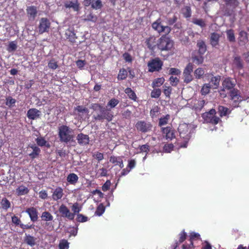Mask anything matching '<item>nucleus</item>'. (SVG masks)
<instances>
[{
	"instance_id": "obj_1",
	"label": "nucleus",
	"mask_w": 249,
	"mask_h": 249,
	"mask_svg": "<svg viewBox=\"0 0 249 249\" xmlns=\"http://www.w3.org/2000/svg\"><path fill=\"white\" fill-rule=\"evenodd\" d=\"M178 129L180 138L184 140V142L181 143L179 146L181 148H186L188 142L191 137V126L189 124L186 123L180 124Z\"/></svg>"
},
{
	"instance_id": "obj_2",
	"label": "nucleus",
	"mask_w": 249,
	"mask_h": 249,
	"mask_svg": "<svg viewBox=\"0 0 249 249\" xmlns=\"http://www.w3.org/2000/svg\"><path fill=\"white\" fill-rule=\"evenodd\" d=\"M58 135L60 141L66 143L72 141L74 138L73 130L66 125L59 127Z\"/></svg>"
},
{
	"instance_id": "obj_3",
	"label": "nucleus",
	"mask_w": 249,
	"mask_h": 249,
	"mask_svg": "<svg viewBox=\"0 0 249 249\" xmlns=\"http://www.w3.org/2000/svg\"><path fill=\"white\" fill-rule=\"evenodd\" d=\"M93 119L96 121L103 122L106 120L107 122L111 121L113 118V113L111 109L104 107L100 110V113L94 115Z\"/></svg>"
},
{
	"instance_id": "obj_4",
	"label": "nucleus",
	"mask_w": 249,
	"mask_h": 249,
	"mask_svg": "<svg viewBox=\"0 0 249 249\" xmlns=\"http://www.w3.org/2000/svg\"><path fill=\"white\" fill-rule=\"evenodd\" d=\"M157 46L158 48L161 51H169L173 47L174 42L165 34L159 39Z\"/></svg>"
},
{
	"instance_id": "obj_5",
	"label": "nucleus",
	"mask_w": 249,
	"mask_h": 249,
	"mask_svg": "<svg viewBox=\"0 0 249 249\" xmlns=\"http://www.w3.org/2000/svg\"><path fill=\"white\" fill-rule=\"evenodd\" d=\"M215 115V110L214 109H211L209 111L203 113L202 117L205 122L215 125L220 121L219 118Z\"/></svg>"
},
{
	"instance_id": "obj_6",
	"label": "nucleus",
	"mask_w": 249,
	"mask_h": 249,
	"mask_svg": "<svg viewBox=\"0 0 249 249\" xmlns=\"http://www.w3.org/2000/svg\"><path fill=\"white\" fill-rule=\"evenodd\" d=\"M163 63L159 57L151 59L147 63L148 71L153 72L159 71L162 69Z\"/></svg>"
},
{
	"instance_id": "obj_7",
	"label": "nucleus",
	"mask_w": 249,
	"mask_h": 249,
	"mask_svg": "<svg viewBox=\"0 0 249 249\" xmlns=\"http://www.w3.org/2000/svg\"><path fill=\"white\" fill-rule=\"evenodd\" d=\"M161 19L159 18L152 24V28L159 34L162 33L166 35L169 34L171 31V27L168 26H164L161 24Z\"/></svg>"
},
{
	"instance_id": "obj_8",
	"label": "nucleus",
	"mask_w": 249,
	"mask_h": 249,
	"mask_svg": "<svg viewBox=\"0 0 249 249\" xmlns=\"http://www.w3.org/2000/svg\"><path fill=\"white\" fill-rule=\"evenodd\" d=\"M226 6L225 13L228 16H231L235 9L238 6V0H223Z\"/></svg>"
},
{
	"instance_id": "obj_9",
	"label": "nucleus",
	"mask_w": 249,
	"mask_h": 249,
	"mask_svg": "<svg viewBox=\"0 0 249 249\" xmlns=\"http://www.w3.org/2000/svg\"><path fill=\"white\" fill-rule=\"evenodd\" d=\"M41 218L42 220L46 221L44 224V228L48 231L53 230V226L51 222L53 218V215L49 212L45 211L42 212Z\"/></svg>"
},
{
	"instance_id": "obj_10",
	"label": "nucleus",
	"mask_w": 249,
	"mask_h": 249,
	"mask_svg": "<svg viewBox=\"0 0 249 249\" xmlns=\"http://www.w3.org/2000/svg\"><path fill=\"white\" fill-rule=\"evenodd\" d=\"M193 71V64L191 63H189L183 72V79L184 83L188 84L193 80V76L192 74Z\"/></svg>"
},
{
	"instance_id": "obj_11",
	"label": "nucleus",
	"mask_w": 249,
	"mask_h": 249,
	"mask_svg": "<svg viewBox=\"0 0 249 249\" xmlns=\"http://www.w3.org/2000/svg\"><path fill=\"white\" fill-rule=\"evenodd\" d=\"M135 127L138 131L145 133L151 130L152 125L150 122L140 121L136 123Z\"/></svg>"
},
{
	"instance_id": "obj_12",
	"label": "nucleus",
	"mask_w": 249,
	"mask_h": 249,
	"mask_svg": "<svg viewBox=\"0 0 249 249\" xmlns=\"http://www.w3.org/2000/svg\"><path fill=\"white\" fill-rule=\"evenodd\" d=\"M228 96H229L230 99L233 101L235 106L242 100L240 91L235 88L229 91Z\"/></svg>"
},
{
	"instance_id": "obj_13",
	"label": "nucleus",
	"mask_w": 249,
	"mask_h": 249,
	"mask_svg": "<svg viewBox=\"0 0 249 249\" xmlns=\"http://www.w3.org/2000/svg\"><path fill=\"white\" fill-rule=\"evenodd\" d=\"M51 26L50 20L46 18H42L40 19L39 24L38 25V30L40 34H43L45 32H48Z\"/></svg>"
},
{
	"instance_id": "obj_14",
	"label": "nucleus",
	"mask_w": 249,
	"mask_h": 249,
	"mask_svg": "<svg viewBox=\"0 0 249 249\" xmlns=\"http://www.w3.org/2000/svg\"><path fill=\"white\" fill-rule=\"evenodd\" d=\"M161 131L167 140H172L176 138L175 131L171 126H167L165 127H161Z\"/></svg>"
},
{
	"instance_id": "obj_15",
	"label": "nucleus",
	"mask_w": 249,
	"mask_h": 249,
	"mask_svg": "<svg viewBox=\"0 0 249 249\" xmlns=\"http://www.w3.org/2000/svg\"><path fill=\"white\" fill-rule=\"evenodd\" d=\"M58 211L62 217L67 218L70 220H73L74 214L71 213L70 210L64 204L60 206Z\"/></svg>"
},
{
	"instance_id": "obj_16",
	"label": "nucleus",
	"mask_w": 249,
	"mask_h": 249,
	"mask_svg": "<svg viewBox=\"0 0 249 249\" xmlns=\"http://www.w3.org/2000/svg\"><path fill=\"white\" fill-rule=\"evenodd\" d=\"M206 76L208 80H210L211 86L213 89H216L219 85L221 77L219 75L215 76L212 73H208L206 74Z\"/></svg>"
},
{
	"instance_id": "obj_17",
	"label": "nucleus",
	"mask_w": 249,
	"mask_h": 249,
	"mask_svg": "<svg viewBox=\"0 0 249 249\" xmlns=\"http://www.w3.org/2000/svg\"><path fill=\"white\" fill-rule=\"evenodd\" d=\"M80 4L78 0H67L64 2V6L66 8H72L74 11L78 12L80 9Z\"/></svg>"
},
{
	"instance_id": "obj_18",
	"label": "nucleus",
	"mask_w": 249,
	"mask_h": 249,
	"mask_svg": "<svg viewBox=\"0 0 249 249\" xmlns=\"http://www.w3.org/2000/svg\"><path fill=\"white\" fill-rule=\"evenodd\" d=\"M25 212L28 214L30 220L33 222H36L38 219V212L36 208L31 207L27 208Z\"/></svg>"
},
{
	"instance_id": "obj_19",
	"label": "nucleus",
	"mask_w": 249,
	"mask_h": 249,
	"mask_svg": "<svg viewBox=\"0 0 249 249\" xmlns=\"http://www.w3.org/2000/svg\"><path fill=\"white\" fill-rule=\"evenodd\" d=\"M64 196L63 189L61 187H57L53 192L52 199L57 201L61 199Z\"/></svg>"
},
{
	"instance_id": "obj_20",
	"label": "nucleus",
	"mask_w": 249,
	"mask_h": 249,
	"mask_svg": "<svg viewBox=\"0 0 249 249\" xmlns=\"http://www.w3.org/2000/svg\"><path fill=\"white\" fill-rule=\"evenodd\" d=\"M76 140L79 144L81 145H86L89 143V136L82 133L77 135Z\"/></svg>"
},
{
	"instance_id": "obj_21",
	"label": "nucleus",
	"mask_w": 249,
	"mask_h": 249,
	"mask_svg": "<svg viewBox=\"0 0 249 249\" xmlns=\"http://www.w3.org/2000/svg\"><path fill=\"white\" fill-rule=\"evenodd\" d=\"M235 85V84L234 82L231 78H226L222 82V86L223 87V89L222 90L224 91V89H226L227 90H229L230 91L232 89H234V87Z\"/></svg>"
},
{
	"instance_id": "obj_22",
	"label": "nucleus",
	"mask_w": 249,
	"mask_h": 249,
	"mask_svg": "<svg viewBox=\"0 0 249 249\" xmlns=\"http://www.w3.org/2000/svg\"><path fill=\"white\" fill-rule=\"evenodd\" d=\"M41 112L35 108L29 109L27 113V117L31 120H35L40 116Z\"/></svg>"
},
{
	"instance_id": "obj_23",
	"label": "nucleus",
	"mask_w": 249,
	"mask_h": 249,
	"mask_svg": "<svg viewBox=\"0 0 249 249\" xmlns=\"http://www.w3.org/2000/svg\"><path fill=\"white\" fill-rule=\"evenodd\" d=\"M220 37V35L217 33L213 32L211 34L210 41L212 47H216L218 46Z\"/></svg>"
},
{
	"instance_id": "obj_24",
	"label": "nucleus",
	"mask_w": 249,
	"mask_h": 249,
	"mask_svg": "<svg viewBox=\"0 0 249 249\" xmlns=\"http://www.w3.org/2000/svg\"><path fill=\"white\" fill-rule=\"evenodd\" d=\"M109 161L114 165H118L121 168L124 167L123 157L112 156L110 157Z\"/></svg>"
},
{
	"instance_id": "obj_25",
	"label": "nucleus",
	"mask_w": 249,
	"mask_h": 249,
	"mask_svg": "<svg viewBox=\"0 0 249 249\" xmlns=\"http://www.w3.org/2000/svg\"><path fill=\"white\" fill-rule=\"evenodd\" d=\"M65 36L67 39H68L71 42H75V39L76 38V35L74 32L73 28H69L65 32Z\"/></svg>"
},
{
	"instance_id": "obj_26",
	"label": "nucleus",
	"mask_w": 249,
	"mask_h": 249,
	"mask_svg": "<svg viewBox=\"0 0 249 249\" xmlns=\"http://www.w3.org/2000/svg\"><path fill=\"white\" fill-rule=\"evenodd\" d=\"M26 11L28 18L34 19L37 14L36 7L35 6H28Z\"/></svg>"
},
{
	"instance_id": "obj_27",
	"label": "nucleus",
	"mask_w": 249,
	"mask_h": 249,
	"mask_svg": "<svg viewBox=\"0 0 249 249\" xmlns=\"http://www.w3.org/2000/svg\"><path fill=\"white\" fill-rule=\"evenodd\" d=\"M36 238L30 234H25L24 237V242L31 247H34L36 245Z\"/></svg>"
},
{
	"instance_id": "obj_28",
	"label": "nucleus",
	"mask_w": 249,
	"mask_h": 249,
	"mask_svg": "<svg viewBox=\"0 0 249 249\" xmlns=\"http://www.w3.org/2000/svg\"><path fill=\"white\" fill-rule=\"evenodd\" d=\"M196 47L198 48V53L199 54H204L206 53L207 51V46L203 40H197Z\"/></svg>"
},
{
	"instance_id": "obj_29",
	"label": "nucleus",
	"mask_w": 249,
	"mask_h": 249,
	"mask_svg": "<svg viewBox=\"0 0 249 249\" xmlns=\"http://www.w3.org/2000/svg\"><path fill=\"white\" fill-rule=\"evenodd\" d=\"M248 41L247 33L242 31L239 33L238 37V43L240 45H244Z\"/></svg>"
},
{
	"instance_id": "obj_30",
	"label": "nucleus",
	"mask_w": 249,
	"mask_h": 249,
	"mask_svg": "<svg viewBox=\"0 0 249 249\" xmlns=\"http://www.w3.org/2000/svg\"><path fill=\"white\" fill-rule=\"evenodd\" d=\"M78 176L74 173H70L67 177V181L71 185H75L78 182Z\"/></svg>"
},
{
	"instance_id": "obj_31",
	"label": "nucleus",
	"mask_w": 249,
	"mask_h": 249,
	"mask_svg": "<svg viewBox=\"0 0 249 249\" xmlns=\"http://www.w3.org/2000/svg\"><path fill=\"white\" fill-rule=\"evenodd\" d=\"M74 110L77 111L78 112V115L81 118H82V116L84 114H88L89 112V110L88 108L86 107H84L82 106H78L74 108Z\"/></svg>"
},
{
	"instance_id": "obj_32",
	"label": "nucleus",
	"mask_w": 249,
	"mask_h": 249,
	"mask_svg": "<svg viewBox=\"0 0 249 249\" xmlns=\"http://www.w3.org/2000/svg\"><path fill=\"white\" fill-rule=\"evenodd\" d=\"M97 17L92 12L90 11L89 14L84 15V20L85 21H91L96 22L97 20Z\"/></svg>"
},
{
	"instance_id": "obj_33",
	"label": "nucleus",
	"mask_w": 249,
	"mask_h": 249,
	"mask_svg": "<svg viewBox=\"0 0 249 249\" xmlns=\"http://www.w3.org/2000/svg\"><path fill=\"white\" fill-rule=\"evenodd\" d=\"M124 92L127 94L129 99L134 101H137V96L135 92L130 88H126L124 90Z\"/></svg>"
},
{
	"instance_id": "obj_34",
	"label": "nucleus",
	"mask_w": 249,
	"mask_h": 249,
	"mask_svg": "<svg viewBox=\"0 0 249 249\" xmlns=\"http://www.w3.org/2000/svg\"><path fill=\"white\" fill-rule=\"evenodd\" d=\"M29 192V189L23 185H20L16 189V193L18 196L27 195Z\"/></svg>"
},
{
	"instance_id": "obj_35",
	"label": "nucleus",
	"mask_w": 249,
	"mask_h": 249,
	"mask_svg": "<svg viewBox=\"0 0 249 249\" xmlns=\"http://www.w3.org/2000/svg\"><path fill=\"white\" fill-rule=\"evenodd\" d=\"M36 142L37 144L39 146H46L47 148H49L50 147V144L47 142L43 137H40L37 138L36 139Z\"/></svg>"
},
{
	"instance_id": "obj_36",
	"label": "nucleus",
	"mask_w": 249,
	"mask_h": 249,
	"mask_svg": "<svg viewBox=\"0 0 249 249\" xmlns=\"http://www.w3.org/2000/svg\"><path fill=\"white\" fill-rule=\"evenodd\" d=\"M179 240L178 241H177L175 243V245L174 248L173 249H176V248L179 246V244L182 243L186 239L187 234L185 232L184 230H183L179 234Z\"/></svg>"
},
{
	"instance_id": "obj_37",
	"label": "nucleus",
	"mask_w": 249,
	"mask_h": 249,
	"mask_svg": "<svg viewBox=\"0 0 249 249\" xmlns=\"http://www.w3.org/2000/svg\"><path fill=\"white\" fill-rule=\"evenodd\" d=\"M155 40L156 38L154 36L149 37L146 39V44L149 49L153 50L154 48L156 46Z\"/></svg>"
},
{
	"instance_id": "obj_38",
	"label": "nucleus",
	"mask_w": 249,
	"mask_h": 249,
	"mask_svg": "<svg viewBox=\"0 0 249 249\" xmlns=\"http://www.w3.org/2000/svg\"><path fill=\"white\" fill-rule=\"evenodd\" d=\"M170 119V116L169 114H166L165 116L160 118L158 123L159 126L161 127L163 125L167 124Z\"/></svg>"
},
{
	"instance_id": "obj_39",
	"label": "nucleus",
	"mask_w": 249,
	"mask_h": 249,
	"mask_svg": "<svg viewBox=\"0 0 249 249\" xmlns=\"http://www.w3.org/2000/svg\"><path fill=\"white\" fill-rule=\"evenodd\" d=\"M183 17L185 18H190L191 17L192 11L190 6H185L181 9Z\"/></svg>"
},
{
	"instance_id": "obj_40",
	"label": "nucleus",
	"mask_w": 249,
	"mask_h": 249,
	"mask_svg": "<svg viewBox=\"0 0 249 249\" xmlns=\"http://www.w3.org/2000/svg\"><path fill=\"white\" fill-rule=\"evenodd\" d=\"M212 88L210 83H206L203 85L201 89V93L203 95H206L208 94L211 89Z\"/></svg>"
},
{
	"instance_id": "obj_41",
	"label": "nucleus",
	"mask_w": 249,
	"mask_h": 249,
	"mask_svg": "<svg viewBox=\"0 0 249 249\" xmlns=\"http://www.w3.org/2000/svg\"><path fill=\"white\" fill-rule=\"evenodd\" d=\"M165 79L163 77L157 78L154 79L152 82V86L153 88L160 87L164 82Z\"/></svg>"
},
{
	"instance_id": "obj_42",
	"label": "nucleus",
	"mask_w": 249,
	"mask_h": 249,
	"mask_svg": "<svg viewBox=\"0 0 249 249\" xmlns=\"http://www.w3.org/2000/svg\"><path fill=\"white\" fill-rule=\"evenodd\" d=\"M203 54L194 55L192 56V59L194 63L197 65L201 64L204 61Z\"/></svg>"
},
{
	"instance_id": "obj_43",
	"label": "nucleus",
	"mask_w": 249,
	"mask_h": 249,
	"mask_svg": "<svg viewBox=\"0 0 249 249\" xmlns=\"http://www.w3.org/2000/svg\"><path fill=\"white\" fill-rule=\"evenodd\" d=\"M204 70L201 68L196 69L194 71V75L196 79H201L204 74Z\"/></svg>"
},
{
	"instance_id": "obj_44",
	"label": "nucleus",
	"mask_w": 249,
	"mask_h": 249,
	"mask_svg": "<svg viewBox=\"0 0 249 249\" xmlns=\"http://www.w3.org/2000/svg\"><path fill=\"white\" fill-rule=\"evenodd\" d=\"M127 76V72L124 68L121 69L119 71L117 78L119 80H123L126 78Z\"/></svg>"
},
{
	"instance_id": "obj_45",
	"label": "nucleus",
	"mask_w": 249,
	"mask_h": 249,
	"mask_svg": "<svg viewBox=\"0 0 249 249\" xmlns=\"http://www.w3.org/2000/svg\"><path fill=\"white\" fill-rule=\"evenodd\" d=\"M192 22L194 24L197 25L201 28H204L206 25L205 21L203 19H201V18H193V20H192Z\"/></svg>"
},
{
	"instance_id": "obj_46",
	"label": "nucleus",
	"mask_w": 249,
	"mask_h": 249,
	"mask_svg": "<svg viewBox=\"0 0 249 249\" xmlns=\"http://www.w3.org/2000/svg\"><path fill=\"white\" fill-rule=\"evenodd\" d=\"M81 207H79V204L77 202L74 203L71 206V210L73 212L72 214H74V217L75 214H77L81 211Z\"/></svg>"
},
{
	"instance_id": "obj_47",
	"label": "nucleus",
	"mask_w": 249,
	"mask_h": 249,
	"mask_svg": "<svg viewBox=\"0 0 249 249\" xmlns=\"http://www.w3.org/2000/svg\"><path fill=\"white\" fill-rule=\"evenodd\" d=\"M226 34L227 38L230 42H233L235 41L234 31L232 29L227 30Z\"/></svg>"
},
{
	"instance_id": "obj_48",
	"label": "nucleus",
	"mask_w": 249,
	"mask_h": 249,
	"mask_svg": "<svg viewBox=\"0 0 249 249\" xmlns=\"http://www.w3.org/2000/svg\"><path fill=\"white\" fill-rule=\"evenodd\" d=\"M16 103V100L13 98L11 96H8L6 98L5 104L9 107H12L15 106Z\"/></svg>"
},
{
	"instance_id": "obj_49",
	"label": "nucleus",
	"mask_w": 249,
	"mask_h": 249,
	"mask_svg": "<svg viewBox=\"0 0 249 249\" xmlns=\"http://www.w3.org/2000/svg\"><path fill=\"white\" fill-rule=\"evenodd\" d=\"M91 8L94 9H99L103 7V4L101 0H96L95 1L92 0L90 4Z\"/></svg>"
},
{
	"instance_id": "obj_50",
	"label": "nucleus",
	"mask_w": 249,
	"mask_h": 249,
	"mask_svg": "<svg viewBox=\"0 0 249 249\" xmlns=\"http://www.w3.org/2000/svg\"><path fill=\"white\" fill-rule=\"evenodd\" d=\"M233 63L238 69H242L243 68L242 61L240 56L234 57Z\"/></svg>"
},
{
	"instance_id": "obj_51",
	"label": "nucleus",
	"mask_w": 249,
	"mask_h": 249,
	"mask_svg": "<svg viewBox=\"0 0 249 249\" xmlns=\"http://www.w3.org/2000/svg\"><path fill=\"white\" fill-rule=\"evenodd\" d=\"M1 207L3 209L7 210L11 207L10 201L6 198H3L1 201Z\"/></svg>"
},
{
	"instance_id": "obj_52",
	"label": "nucleus",
	"mask_w": 249,
	"mask_h": 249,
	"mask_svg": "<svg viewBox=\"0 0 249 249\" xmlns=\"http://www.w3.org/2000/svg\"><path fill=\"white\" fill-rule=\"evenodd\" d=\"M17 43L16 41H11L7 46V50L9 52H14L17 50Z\"/></svg>"
},
{
	"instance_id": "obj_53",
	"label": "nucleus",
	"mask_w": 249,
	"mask_h": 249,
	"mask_svg": "<svg viewBox=\"0 0 249 249\" xmlns=\"http://www.w3.org/2000/svg\"><path fill=\"white\" fill-rule=\"evenodd\" d=\"M218 110L221 117L226 116L229 112V109L227 107L222 106L218 107Z\"/></svg>"
},
{
	"instance_id": "obj_54",
	"label": "nucleus",
	"mask_w": 249,
	"mask_h": 249,
	"mask_svg": "<svg viewBox=\"0 0 249 249\" xmlns=\"http://www.w3.org/2000/svg\"><path fill=\"white\" fill-rule=\"evenodd\" d=\"M160 107L158 106L153 107L150 111V114L152 118H156L160 112Z\"/></svg>"
},
{
	"instance_id": "obj_55",
	"label": "nucleus",
	"mask_w": 249,
	"mask_h": 249,
	"mask_svg": "<svg viewBox=\"0 0 249 249\" xmlns=\"http://www.w3.org/2000/svg\"><path fill=\"white\" fill-rule=\"evenodd\" d=\"M105 207L102 203L100 204L95 211V214L98 216H101L105 212Z\"/></svg>"
},
{
	"instance_id": "obj_56",
	"label": "nucleus",
	"mask_w": 249,
	"mask_h": 249,
	"mask_svg": "<svg viewBox=\"0 0 249 249\" xmlns=\"http://www.w3.org/2000/svg\"><path fill=\"white\" fill-rule=\"evenodd\" d=\"M119 101L118 100L115 98H112L108 102L107 108V107H110V109L114 108L119 104Z\"/></svg>"
},
{
	"instance_id": "obj_57",
	"label": "nucleus",
	"mask_w": 249,
	"mask_h": 249,
	"mask_svg": "<svg viewBox=\"0 0 249 249\" xmlns=\"http://www.w3.org/2000/svg\"><path fill=\"white\" fill-rule=\"evenodd\" d=\"M161 90L160 89H154L151 92V97L154 98H158L161 95Z\"/></svg>"
},
{
	"instance_id": "obj_58",
	"label": "nucleus",
	"mask_w": 249,
	"mask_h": 249,
	"mask_svg": "<svg viewBox=\"0 0 249 249\" xmlns=\"http://www.w3.org/2000/svg\"><path fill=\"white\" fill-rule=\"evenodd\" d=\"M40 148H35V149H34L33 150V152L29 154V156L32 159H34L36 158L40 154Z\"/></svg>"
},
{
	"instance_id": "obj_59",
	"label": "nucleus",
	"mask_w": 249,
	"mask_h": 249,
	"mask_svg": "<svg viewBox=\"0 0 249 249\" xmlns=\"http://www.w3.org/2000/svg\"><path fill=\"white\" fill-rule=\"evenodd\" d=\"M48 67L52 70H55L58 67L57 62L54 59H52L48 63Z\"/></svg>"
},
{
	"instance_id": "obj_60",
	"label": "nucleus",
	"mask_w": 249,
	"mask_h": 249,
	"mask_svg": "<svg viewBox=\"0 0 249 249\" xmlns=\"http://www.w3.org/2000/svg\"><path fill=\"white\" fill-rule=\"evenodd\" d=\"M199 239H200V235L199 233L195 232H192L190 233L189 240L190 242H191V241L193 242V240Z\"/></svg>"
},
{
	"instance_id": "obj_61",
	"label": "nucleus",
	"mask_w": 249,
	"mask_h": 249,
	"mask_svg": "<svg viewBox=\"0 0 249 249\" xmlns=\"http://www.w3.org/2000/svg\"><path fill=\"white\" fill-rule=\"evenodd\" d=\"M76 220L79 222H85L88 220V217L82 214H77Z\"/></svg>"
},
{
	"instance_id": "obj_62",
	"label": "nucleus",
	"mask_w": 249,
	"mask_h": 249,
	"mask_svg": "<svg viewBox=\"0 0 249 249\" xmlns=\"http://www.w3.org/2000/svg\"><path fill=\"white\" fill-rule=\"evenodd\" d=\"M174 147L172 143L166 144L163 146V150L165 152L170 153L173 150Z\"/></svg>"
},
{
	"instance_id": "obj_63",
	"label": "nucleus",
	"mask_w": 249,
	"mask_h": 249,
	"mask_svg": "<svg viewBox=\"0 0 249 249\" xmlns=\"http://www.w3.org/2000/svg\"><path fill=\"white\" fill-rule=\"evenodd\" d=\"M59 249H68L69 243L66 240H63L59 244Z\"/></svg>"
},
{
	"instance_id": "obj_64",
	"label": "nucleus",
	"mask_w": 249,
	"mask_h": 249,
	"mask_svg": "<svg viewBox=\"0 0 249 249\" xmlns=\"http://www.w3.org/2000/svg\"><path fill=\"white\" fill-rule=\"evenodd\" d=\"M171 85L172 86L176 87L179 82V79L177 77L171 76L169 78Z\"/></svg>"
}]
</instances>
